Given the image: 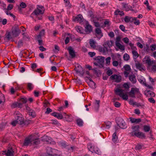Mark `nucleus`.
<instances>
[{
    "instance_id": "1",
    "label": "nucleus",
    "mask_w": 156,
    "mask_h": 156,
    "mask_svg": "<svg viewBox=\"0 0 156 156\" xmlns=\"http://www.w3.org/2000/svg\"><path fill=\"white\" fill-rule=\"evenodd\" d=\"M39 142L38 138L35 137L34 135H31L25 139L23 144L26 146L35 145L38 144Z\"/></svg>"
},
{
    "instance_id": "2",
    "label": "nucleus",
    "mask_w": 156,
    "mask_h": 156,
    "mask_svg": "<svg viewBox=\"0 0 156 156\" xmlns=\"http://www.w3.org/2000/svg\"><path fill=\"white\" fill-rule=\"evenodd\" d=\"M132 129L133 130L131 133L132 136H135L139 138L145 137V136L143 133L139 132V126H133Z\"/></svg>"
},
{
    "instance_id": "3",
    "label": "nucleus",
    "mask_w": 156,
    "mask_h": 156,
    "mask_svg": "<svg viewBox=\"0 0 156 156\" xmlns=\"http://www.w3.org/2000/svg\"><path fill=\"white\" fill-rule=\"evenodd\" d=\"M105 58L101 56H99L96 58L94 62V64L100 68L103 67Z\"/></svg>"
},
{
    "instance_id": "4",
    "label": "nucleus",
    "mask_w": 156,
    "mask_h": 156,
    "mask_svg": "<svg viewBox=\"0 0 156 156\" xmlns=\"http://www.w3.org/2000/svg\"><path fill=\"white\" fill-rule=\"evenodd\" d=\"M15 120L17 121L20 125L24 123L23 118L22 115L19 112H15L14 113Z\"/></svg>"
},
{
    "instance_id": "5",
    "label": "nucleus",
    "mask_w": 156,
    "mask_h": 156,
    "mask_svg": "<svg viewBox=\"0 0 156 156\" xmlns=\"http://www.w3.org/2000/svg\"><path fill=\"white\" fill-rule=\"evenodd\" d=\"M124 90L119 89H117L115 90V92L116 94L119 95L123 100H127L128 98V96L126 93L124 94Z\"/></svg>"
},
{
    "instance_id": "6",
    "label": "nucleus",
    "mask_w": 156,
    "mask_h": 156,
    "mask_svg": "<svg viewBox=\"0 0 156 156\" xmlns=\"http://www.w3.org/2000/svg\"><path fill=\"white\" fill-rule=\"evenodd\" d=\"M88 148L89 150L92 153L94 152L98 154H101V151L98 147L94 146L91 144H88Z\"/></svg>"
},
{
    "instance_id": "7",
    "label": "nucleus",
    "mask_w": 156,
    "mask_h": 156,
    "mask_svg": "<svg viewBox=\"0 0 156 156\" xmlns=\"http://www.w3.org/2000/svg\"><path fill=\"white\" fill-rule=\"evenodd\" d=\"M37 8L32 13V14H34L35 15H37L39 14H43L44 13V9L43 6L37 5Z\"/></svg>"
},
{
    "instance_id": "8",
    "label": "nucleus",
    "mask_w": 156,
    "mask_h": 156,
    "mask_svg": "<svg viewBox=\"0 0 156 156\" xmlns=\"http://www.w3.org/2000/svg\"><path fill=\"white\" fill-rule=\"evenodd\" d=\"M139 93L140 91L138 88L136 87H133L131 89L130 91L128 93V94L130 97L135 98V94Z\"/></svg>"
},
{
    "instance_id": "9",
    "label": "nucleus",
    "mask_w": 156,
    "mask_h": 156,
    "mask_svg": "<svg viewBox=\"0 0 156 156\" xmlns=\"http://www.w3.org/2000/svg\"><path fill=\"white\" fill-rule=\"evenodd\" d=\"M144 62L147 65L150 66H151L153 64H155V61L154 60H152L149 56H146L144 59Z\"/></svg>"
},
{
    "instance_id": "10",
    "label": "nucleus",
    "mask_w": 156,
    "mask_h": 156,
    "mask_svg": "<svg viewBox=\"0 0 156 156\" xmlns=\"http://www.w3.org/2000/svg\"><path fill=\"white\" fill-rule=\"evenodd\" d=\"M14 151L12 148H9L2 152V154L5 155V156H14Z\"/></svg>"
},
{
    "instance_id": "11",
    "label": "nucleus",
    "mask_w": 156,
    "mask_h": 156,
    "mask_svg": "<svg viewBox=\"0 0 156 156\" xmlns=\"http://www.w3.org/2000/svg\"><path fill=\"white\" fill-rule=\"evenodd\" d=\"M46 150L48 154L50 155V154L57 155L58 151L54 149H52L51 147H47L46 148Z\"/></svg>"
},
{
    "instance_id": "12",
    "label": "nucleus",
    "mask_w": 156,
    "mask_h": 156,
    "mask_svg": "<svg viewBox=\"0 0 156 156\" xmlns=\"http://www.w3.org/2000/svg\"><path fill=\"white\" fill-rule=\"evenodd\" d=\"M110 79L114 80L115 82L118 83L121 81V77L120 76L117 75H113L110 77Z\"/></svg>"
},
{
    "instance_id": "13",
    "label": "nucleus",
    "mask_w": 156,
    "mask_h": 156,
    "mask_svg": "<svg viewBox=\"0 0 156 156\" xmlns=\"http://www.w3.org/2000/svg\"><path fill=\"white\" fill-rule=\"evenodd\" d=\"M13 37L11 32L7 31L5 35L4 40L6 41H8Z\"/></svg>"
},
{
    "instance_id": "14",
    "label": "nucleus",
    "mask_w": 156,
    "mask_h": 156,
    "mask_svg": "<svg viewBox=\"0 0 156 156\" xmlns=\"http://www.w3.org/2000/svg\"><path fill=\"white\" fill-rule=\"evenodd\" d=\"M20 32V30L17 27L12 28V31L11 32L14 37L18 36Z\"/></svg>"
},
{
    "instance_id": "15",
    "label": "nucleus",
    "mask_w": 156,
    "mask_h": 156,
    "mask_svg": "<svg viewBox=\"0 0 156 156\" xmlns=\"http://www.w3.org/2000/svg\"><path fill=\"white\" fill-rule=\"evenodd\" d=\"M95 31L97 37L99 39H100L103 36L101 29L99 28H97L95 29Z\"/></svg>"
},
{
    "instance_id": "16",
    "label": "nucleus",
    "mask_w": 156,
    "mask_h": 156,
    "mask_svg": "<svg viewBox=\"0 0 156 156\" xmlns=\"http://www.w3.org/2000/svg\"><path fill=\"white\" fill-rule=\"evenodd\" d=\"M124 68L125 70L124 72V74L126 77H127L130 72V67L128 65H126L124 66Z\"/></svg>"
},
{
    "instance_id": "17",
    "label": "nucleus",
    "mask_w": 156,
    "mask_h": 156,
    "mask_svg": "<svg viewBox=\"0 0 156 156\" xmlns=\"http://www.w3.org/2000/svg\"><path fill=\"white\" fill-rule=\"evenodd\" d=\"M73 20L75 21H78L81 23L83 21V17L81 14H79L76 16L73 17Z\"/></svg>"
},
{
    "instance_id": "18",
    "label": "nucleus",
    "mask_w": 156,
    "mask_h": 156,
    "mask_svg": "<svg viewBox=\"0 0 156 156\" xmlns=\"http://www.w3.org/2000/svg\"><path fill=\"white\" fill-rule=\"evenodd\" d=\"M67 50H68L69 53L72 58L74 57L75 56V54L73 48L71 47H69Z\"/></svg>"
},
{
    "instance_id": "19",
    "label": "nucleus",
    "mask_w": 156,
    "mask_h": 156,
    "mask_svg": "<svg viewBox=\"0 0 156 156\" xmlns=\"http://www.w3.org/2000/svg\"><path fill=\"white\" fill-rule=\"evenodd\" d=\"M89 80L87 81L89 86L92 88H95V83L93 80L90 78H88Z\"/></svg>"
},
{
    "instance_id": "20",
    "label": "nucleus",
    "mask_w": 156,
    "mask_h": 156,
    "mask_svg": "<svg viewBox=\"0 0 156 156\" xmlns=\"http://www.w3.org/2000/svg\"><path fill=\"white\" fill-rule=\"evenodd\" d=\"M92 31V26L89 24L87 22L85 27V31L87 33H90Z\"/></svg>"
},
{
    "instance_id": "21",
    "label": "nucleus",
    "mask_w": 156,
    "mask_h": 156,
    "mask_svg": "<svg viewBox=\"0 0 156 156\" xmlns=\"http://www.w3.org/2000/svg\"><path fill=\"white\" fill-rule=\"evenodd\" d=\"M113 41L112 40L107 41L105 42L103 45L105 46L106 47L108 46L109 48L111 47L113 45Z\"/></svg>"
},
{
    "instance_id": "22",
    "label": "nucleus",
    "mask_w": 156,
    "mask_h": 156,
    "mask_svg": "<svg viewBox=\"0 0 156 156\" xmlns=\"http://www.w3.org/2000/svg\"><path fill=\"white\" fill-rule=\"evenodd\" d=\"M75 70L78 73H79L80 74H83V69L81 66L80 65H78L77 67H76Z\"/></svg>"
},
{
    "instance_id": "23",
    "label": "nucleus",
    "mask_w": 156,
    "mask_h": 156,
    "mask_svg": "<svg viewBox=\"0 0 156 156\" xmlns=\"http://www.w3.org/2000/svg\"><path fill=\"white\" fill-rule=\"evenodd\" d=\"M120 122L118 124V127L122 129H124L126 127V123L122 119H120Z\"/></svg>"
},
{
    "instance_id": "24",
    "label": "nucleus",
    "mask_w": 156,
    "mask_h": 156,
    "mask_svg": "<svg viewBox=\"0 0 156 156\" xmlns=\"http://www.w3.org/2000/svg\"><path fill=\"white\" fill-rule=\"evenodd\" d=\"M51 138L47 136H44L42 137V140L44 142H46L48 143H51Z\"/></svg>"
},
{
    "instance_id": "25",
    "label": "nucleus",
    "mask_w": 156,
    "mask_h": 156,
    "mask_svg": "<svg viewBox=\"0 0 156 156\" xmlns=\"http://www.w3.org/2000/svg\"><path fill=\"white\" fill-rule=\"evenodd\" d=\"M136 67L141 71L144 70L145 69V68L138 62L136 63Z\"/></svg>"
},
{
    "instance_id": "26",
    "label": "nucleus",
    "mask_w": 156,
    "mask_h": 156,
    "mask_svg": "<svg viewBox=\"0 0 156 156\" xmlns=\"http://www.w3.org/2000/svg\"><path fill=\"white\" fill-rule=\"evenodd\" d=\"M51 115L55 117H57L58 119H62V115L57 112H53L51 113Z\"/></svg>"
},
{
    "instance_id": "27",
    "label": "nucleus",
    "mask_w": 156,
    "mask_h": 156,
    "mask_svg": "<svg viewBox=\"0 0 156 156\" xmlns=\"http://www.w3.org/2000/svg\"><path fill=\"white\" fill-rule=\"evenodd\" d=\"M116 47L121 51H124L125 50V46L121 44L120 43H115Z\"/></svg>"
},
{
    "instance_id": "28",
    "label": "nucleus",
    "mask_w": 156,
    "mask_h": 156,
    "mask_svg": "<svg viewBox=\"0 0 156 156\" xmlns=\"http://www.w3.org/2000/svg\"><path fill=\"white\" fill-rule=\"evenodd\" d=\"M129 80L133 83H135L136 82V79L135 78V76L134 75H130L129 77Z\"/></svg>"
},
{
    "instance_id": "29",
    "label": "nucleus",
    "mask_w": 156,
    "mask_h": 156,
    "mask_svg": "<svg viewBox=\"0 0 156 156\" xmlns=\"http://www.w3.org/2000/svg\"><path fill=\"white\" fill-rule=\"evenodd\" d=\"M130 121L132 123H138L141 121V120L140 119H136L133 118H130Z\"/></svg>"
},
{
    "instance_id": "30",
    "label": "nucleus",
    "mask_w": 156,
    "mask_h": 156,
    "mask_svg": "<svg viewBox=\"0 0 156 156\" xmlns=\"http://www.w3.org/2000/svg\"><path fill=\"white\" fill-rule=\"evenodd\" d=\"M89 44L92 48H95L96 47V42L93 39L90 40Z\"/></svg>"
},
{
    "instance_id": "31",
    "label": "nucleus",
    "mask_w": 156,
    "mask_h": 156,
    "mask_svg": "<svg viewBox=\"0 0 156 156\" xmlns=\"http://www.w3.org/2000/svg\"><path fill=\"white\" fill-rule=\"evenodd\" d=\"M64 114L65 115V117L67 121L71 122L73 120V117L71 115H66L65 113H64Z\"/></svg>"
},
{
    "instance_id": "32",
    "label": "nucleus",
    "mask_w": 156,
    "mask_h": 156,
    "mask_svg": "<svg viewBox=\"0 0 156 156\" xmlns=\"http://www.w3.org/2000/svg\"><path fill=\"white\" fill-rule=\"evenodd\" d=\"M133 18L129 16H126L124 19L125 22L128 23L129 22H132L133 21Z\"/></svg>"
},
{
    "instance_id": "33",
    "label": "nucleus",
    "mask_w": 156,
    "mask_h": 156,
    "mask_svg": "<svg viewBox=\"0 0 156 156\" xmlns=\"http://www.w3.org/2000/svg\"><path fill=\"white\" fill-rule=\"evenodd\" d=\"M150 71L152 73H155L156 72V65L153 64L151 66H149Z\"/></svg>"
},
{
    "instance_id": "34",
    "label": "nucleus",
    "mask_w": 156,
    "mask_h": 156,
    "mask_svg": "<svg viewBox=\"0 0 156 156\" xmlns=\"http://www.w3.org/2000/svg\"><path fill=\"white\" fill-rule=\"evenodd\" d=\"M145 94L147 97H154L155 95V94L153 92L150 91H147Z\"/></svg>"
},
{
    "instance_id": "35",
    "label": "nucleus",
    "mask_w": 156,
    "mask_h": 156,
    "mask_svg": "<svg viewBox=\"0 0 156 156\" xmlns=\"http://www.w3.org/2000/svg\"><path fill=\"white\" fill-rule=\"evenodd\" d=\"M76 31L80 34L83 33V30L82 28L80 26H76L75 28Z\"/></svg>"
},
{
    "instance_id": "36",
    "label": "nucleus",
    "mask_w": 156,
    "mask_h": 156,
    "mask_svg": "<svg viewBox=\"0 0 156 156\" xmlns=\"http://www.w3.org/2000/svg\"><path fill=\"white\" fill-rule=\"evenodd\" d=\"M117 139L118 137L116 135V133L115 132L112 135V140L114 142H115L117 141Z\"/></svg>"
},
{
    "instance_id": "37",
    "label": "nucleus",
    "mask_w": 156,
    "mask_h": 156,
    "mask_svg": "<svg viewBox=\"0 0 156 156\" xmlns=\"http://www.w3.org/2000/svg\"><path fill=\"white\" fill-rule=\"evenodd\" d=\"M132 53L134 58L136 59L139 56V54L137 51H132Z\"/></svg>"
},
{
    "instance_id": "38",
    "label": "nucleus",
    "mask_w": 156,
    "mask_h": 156,
    "mask_svg": "<svg viewBox=\"0 0 156 156\" xmlns=\"http://www.w3.org/2000/svg\"><path fill=\"white\" fill-rule=\"evenodd\" d=\"M134 23L136 25H139L140 22L139 20H137L136 18H133V21Z\"/></svg>"
},
{
    "instance_id": "39",
    "label": "nucleus",
    "mask_w": 156,
    "mask_h": 156,
    "mask_svg": "<svg viewBox=\"0 0 156 156\" xmlns=\"http://www.w3.org/2000/svg\"><path fill=\"white\" fill-rule=\"evenodd\" d=\"M114 13L115 15H120L122 16L124 15V13L122 11H120L118 10H116Z\"/></svg>"
},
{
    "instance_id": "40",
    "label": "nucleus",
    "mask_w": 156,
    "mask_h": 156,
    "mask_svg": "<svg viewBox=\"0 0 156 156\" xmlns=\"http://www.w3.org/2000/svg\"><path fill=\"white\" fill-rule=\"evenodd\" d=\"M111 58L110 57H107L105 59V65L108 66L110 65Z\"/></svg>"
},
{
    "instance_id": "41",
    "label": "nucleus",
    "mask_w": 156,
    "mask_h": 156,
    "mask_svg": "<svg viewBox=\"0 0 156 156\" xmlns=\"http://www.w3.org/2000/svg\"><path fill=\"white\" fill-rule=\"evenodd\" d=\"M76 123L77 125L80 126H81L83 125V122L82 120L80 119L77 120Z\"/></svg>"
},
{
    "instance_id": "42",
    "label": "nucleus",
    "mask_w": 156,
    "mask_h": 156,
    "mask_svg": "<svg viewBox=\"0 0 156 156\" xmlns=\"http://www.w3.org/2000/svg\"><path fill=\"white\" fill-rule=\"evenodd\" d=\"M27 99L26 98H22L20 99V102L23 104L27 102Z\"/></svg>"
},
{
    "instance_id": "43",
    "label": "nucleus",
    "mask_w": 156,
    "mask_h": 156,
    "mask_svg": "<svg viewBox=\"0 0 156 156\" xmlns=\"http://www.w3.org/2000/svg\"><path fill=\"white\" fill-rule=\"evenodd\" d=\"M143 127L144 131L146 132H148L150 130V127L148 126L144 125Z\"/></svg>"
},
{
    "instance_id": "44",
    "label": "nucleus",
    "mask_w": 156,
    "mask_h": 156,
    "mask_svg": "<svg viewBox=\"0 0 156 156\" xmlns=\"http://www.w3.org/2000/svg\"><path fill=\"white\" fill-rule=\"evenodd\" d=\"M129 58V55L127 54H125L123 56V58L124 60L128 61Z\"/></svg>"
},
{
    "instance_id": "45",
    "label": "nucleus",
    "mask_w": 156,
    "mask_h": 156,
    "mask_svg": "<svg viewBox=\"0 0 156 156\" xmlns=\"http://www.w3.org/2000/svg\"><path fill=\"white\" fill-rule=\"evenodd\" d=\"M128 101L129 104L130 105H136V102H135L133 99H130Z\"/></svg>"
},
{
    "instance_id": "46",
    "label": "nucleus",
    "mask_w": 156,
    "mask_h": 156,
    "mask_svg": "<svg viewBox=\"0 0 156 156\" xmlns=\"http://www.w3.org/2000/svg\"><path fill=\"white\" fill-rule=\"evenodd\" d=\"M29 115H31L33 117H34L35 115V114L34 111L32 109H31L30 110V111L29 112Z\"/></svg>"
},
{
    "instance_id": "47",
    "label": "nucleus",
    "mask_w": 156,
    "mask_h": 156,
    "mask_svg": "<svg viewBox=\"0 0 156 156\" xmlns=\"http://www.w3.org/2000/svg\"><path fill=\"white\" fill-rule=\"evenodd\" d=\"M4 97L3 95L0 93V104L4 101Z\"/></svg>"
},
{
    "instance_id": "48",
    "label": "nucleus",
    "mask_w": 156,
    "mask_h": 156,
    "mask_svg": "<svg viewBox=\"0 0 156 156\" xmlns=\"http://www.w3.org/2000/svg\"><path fill=\"white\" fill-rule=\"evenodd\" d=\"M13 5L12 4H9L7 7V9H5L6 10H10L12 9L13 8Z\"/></svg>"
},
{
    "instance_id": "49",
    "label": "nucleus",
    "mask_w": 156,
    "mask_h": 156,
    "mask_svg": "<svg viewBox=\"0 0 156 156\" xmlns=\"http://www.w3.org/2000/svg\"><path fill=\"white\" fill-rule=\"evenodd\" d=\"M104 46V47L103 48V53L104 54H105L108 52V49L105 46Z\"/></svg>"
},
{
    "instance_id": "50",
    "label": "nucleus",
    "mask_w": 156,
    "mask_h": 156,
    "mask_svg": "<svg viewBox=\"0 0 156 156\" xmlns=\"http://www.w3.org/2000/svg\"><path fill=\"white\" fill-rule=\"evenodd\" d=\"M28 89L29 90H31L33 89V86L32 84L28 83L27 85Z\"/></svg>"
},
{
    "instance_id": "51",
    "label": "nucleus",
    "mask_w": 156,
    "mask_h": 156,
    "mask_svg": "<svg viewBox=\"0 0 156 156\" xmlns=\"http://www.w3.org/2000/svg\"><path fill=\"white\" fill-rule=\"evenodd\" d=\"M17 105H18V102H15L12 104L11 106V107L13 108H15L18 107Z\"/></svg>"
},
{
    "instance_id": "52",
    "label": "nucleus",
    "mask_w": 156,
    "mask_h": 156,
    "mask_svg": "<svg viewBox=\"0 0 156 156\" xmlns=\"http://www.w3.org/2000/svg\"><path fill=\"white\" fill-rule=\"evenodd\" d=\"M123 87L125 88L126 90H128L129 89V85L127 83H124L123 85Z\"/></svg>"
},
{
    "instance_id": "53",
    "label": "nucleus",
    "mask_w": 156,
    "mask_h": 156,
    "mask_svg": "<svg viewBox=\"0 0 156 156\" xmlns=\"http://www.w3.org/2000/svg\"><path fill=\"white\" fill-rule=\"evenodd\" d=\"M151 50L153 51L156 49V45L155 44H152L150 46Z\"/></svg>"
},
{
    "instance_id": "54",
    "label": "nucleus",
    "mask_w": 156,
    "mask_h": 156,
    "mask_svg": "<svg viewBox=\"0 0 156 156\" xmlns=\"http://www.w3.org/2000/svg\"><path fill=\"white\" fill-rule=\"evenodd\" d=\"M122 40L126 44H128L129 41V40L127 37L124 38L122 39Z\"/></svg>"
},
{
    "instance_id": "55",
    "label": "nucleus",
    "mask_w": 156,
    "mask_h": 156,
    "mask_svg": "<svg viewBox=\"0 0 156 156\" xmlns=\"http://www.w3.org/2000/svg\"><path fill=\"white\" fill-rule=\"evenodd\" d=\"M140 82V83L143 84H145V79L144 78H140L138 80Z\"/></svg>"
},
{
    "instance_id": "56",
    "label": "nucleus",
    "mask_w": 156,
    "mask_h": 156,
    "mask_svg": "<svg viewBox=\"0 0 156 156\" xmlns=\"http://www.w3.org/2000/svg\"><path fill=\"white\" fill-rule=\"evenodd\" d=\"M44 30H42L40 33V34L37 36V38H41V36H43L44 34Z\"/></svg>"
},
{
    "instance_id": "57",
    "label": "nucleus",
    "mask_w": 156,
    "mask_h": 156,
    "mask_svg": "<svg viewBox=\"0 0 156 156\" xmlns=\"http://www.w3.org/2000/svg\"><path fill=\"white\" fill-rule=\"evenodd\" d=\"M111 124V123L110 122H107V123H106V128L107 129H109L110 127Z\"/></svg>"
},
{
    "instance_id": "58",
    "label": "nucleus",
    "mask_w": 156,
    "mask_h": 156,
    "mask_svg": "<svg viewBox=\"0 0 156 156\" xmlns=\"http://www.w3.org/2000/svg\"><path fill=\"white\" fill-rule=\"evenodd\" d=\"M114 105L115 107L117 108L119 107L121 105L120 103L118 102H115L114 103Z\"/></svg>"
},
{
    "instance_id": "59",
    "label": "nucleus",
    "mask_w": 156,
    "mask_h": 156,
    "mask_svg": "<svg viewBox=\"0 0 156 156\" xmlns=\"http://www.w3.org/2000/svg\"><path fill=\"white\" fill-rule=\"evenodd\" d=\"M121 38L120 36H118L116 37L115 43H120L121 41Z\"/></svg>"
},
{
    "instance_id": "60",
    "label": "nucleus",
    "mask_w": 156,
    "mask_h": 156,
    "mask_svg": "<svg viewBox=\"0 0 156 156\" xmlns=\"http://www.w3.org/2000/svg\"><path fill=\"white\" fill-rule=\"evenodd\" d=\"M119 64L117 61L114 60L112 62V65L114 66H117Z\"/></svg>"
},
{
    "instance_id": "61",
    "label": "nucleus",
    "mask_w": 156,
    "mask_h": 156,
    "mask_svg": "<svg viewBox=\"0 0 156 156\" xmlns=\"http://www.w3.org/2000/svg\"><path fill=\"white\" fill-rule=\"evenodd\" d=\"M17 124H19V123L15 120L12 121L11 123L13 126H15Z\"/></svg>"
},
{
    "instance_id": "62",
    "label": "nucleus",
    "mask_w": 156,
    "mask_h": 156,
    "mask_svg": "<svg viewBox=\"0 0 156 156\" xmlns=\"http://www.w3.org/2000/svg\"><path fill=\"white\" fill-rule=\"evenodd\" d=\"M113 73L112 71L110 69L108 70L107 72V74L108 76H110Z\"/></svg>"
},
{
    "instance_id": "63",
    "label": "nucleus",
    "mask_w": 156,
    "mask_h": 156,
    "mask_svg": "<svg viewBox=\"0 0 156 156\" xmlns=\"http://www.w3.org/2000/svg\"><path fill=\"white\" fill-rule=\"evenodd\" d=\"M134 113L137 115L140 114V112L139 109H136L134 110Z\"/></svg>"
},
{
    "instance_id": "64",
    "label": "nucleus",
    "mask_w": 156,
    "mask_h": 156,
    "mask_svg": "<svg viewBox=\"0 0 156 156\" xmlns=\"http://www.w3.org/2000/svg\"><path fill=\"white\" fill-rule=\"evenodd\" d=\"M148 101L151 103H155V101L154 98H148Z\"/></svg>"
}]
</instances>
